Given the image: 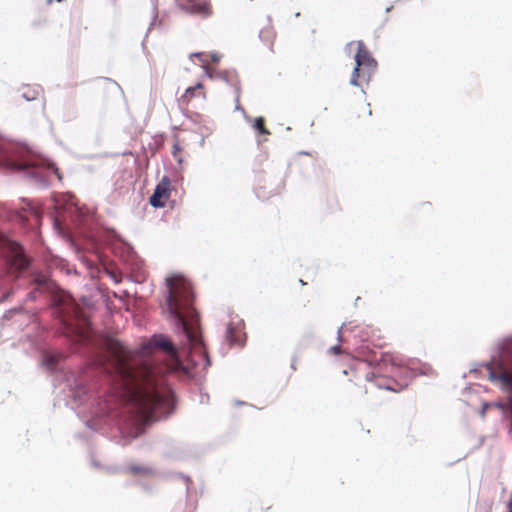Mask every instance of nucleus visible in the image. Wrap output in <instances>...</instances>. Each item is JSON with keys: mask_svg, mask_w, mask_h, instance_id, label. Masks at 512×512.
<instances>
[{"mask_svg": "<svg viewBox=\"0 0 512 512\" xmlns=\"http://www.w3.org/2000/svg\"><path fill=\"white\" fill-rule=\"evenodd\" d=\"M391 9H392V6L387 7V8H386V12H387V13H388V12H390V11H391Z\"/></svg>", "mask_w": 512, "mask_h": 512, "instance_id": "obj_40", "label": "nucleus"}, {"mask_svg": "<svg viewBox=\"0 0 512 512\" xmlns=\"http://www.w3.org/2000/svg\"><path fill=\"white\" fill-rule=\"evenodd\" d=\"M0 167L21 172L32 184L41 188L49 185V177L62 175L56 164L37 153L26 144L17 143L0 136Z\"/></svg>", "mask_w": 512, "mask_h": 512, "instance_id": "obj_3", "label": "nucleus"}, {"mask_svg": "<svg viewBox=\"0 0 512 512\" xmlns=\"http://www.w3.org/2000/svg\"><path fill=\"white\" fill-rule=\"evenodd\" d=\"M13 294V290H10V291H7L6 293H4L2 295V297L0 298V302H4L6 301L11 295Z\"/></svg>", "mask_w": 512, "mask_h": 512, "instance_id": "obj_26", "label": "nucleus"}, {"mask_svg": "<svg viewBox=\"0 0 512 512\" xmlns=\"http://www.w3.org/2000/svg\"><path fill=\"white\" fill-rule=\"evenodd\" d=\"M171 182L164 176L156 185L152 195L149 197V204L153 208H163L170 196Z\"/></svg>", "mask_w": 512, "mask_h": 512, "instance_id": "obj_7", "label": "nucleus"}, {"mask_svg": "<svg viewBox=\"0 0 512 512\" xmlns=\"http://www.w3.org/2000/svg\"><path fill=\"white\" fill-rule=\"evenodd\" d=\"M85 425H86L87 428H89L91 430H94V431H97V428L95 427L94 421L88 420V421L85 422Z\"/></svg>", "mask_w": 512, "mask_h": 512, "instance_id": "obj_27", "label": "nucleus"}, {"mask_svg": "<svg viewBox=\"0 0 512 512\" xmlns=\"http://www.w3.org/2000/svg\"><path fill=\"white\" fill-rule=\"evenodd\" d=\"M65 359V354L62 352L54 351V352H44L42 364L48 370L57 369L58 364Z\"/></svg>", "mask_w": 512, "mask_h": 512, "instance_id": "obj_8", "label": "nucleus"}, {"mask_svg": "<svg viewBox=\"0 0 512 512\" xmlns=\"http://www.w3.org/2000/svg\"><path fill=\"white\" fill-rule=\"evenodd\" d=\"M165 283L162 310L179 338L178 346L163 334H153L141 344V349L143 352L161 349L171 362L166 369L168 372L182 371L195 376L197 370H206L211 365V359L204 347L199 313L193 307L194 292L182 275H171Z\"/></svg>", "mask_w": 512, "mask_h": 512, "instance_id": "obj_2", "label": "nucleus"}, {"mask_svg": "<svg viewBox=\"0 0 512 512\" xmlns=\"http://www.w3.org/2000/svg\"><path fill=\"white\" fill-rule=\"evenodd\" d=\"M22 310H23V308L21 306L20 307H14V308H12V309H10V310L5 312L4 318L5 319H9L12 314L21 312Z\"/></svg>", "mask_w": 512, "mask_h": 512, "instance_id": "obj_23", "label": "nucleus"}, {"mask_svg": "<svg viewBox=\"0 0 512 512\" xmlns=\"http://www.w3.org/2000/svg\"><path fill=\"white\" fill-rule=\"evenodd\" d=\"M211 60L216 63L220 60V56L217 53H212Z\"/></svg>", "mask_w": 512, "mask_h": 512, "instance_id": "obj_28", "label": "nucleus"}, {"mask_svg": "<svg viewBox=\"0 0 512 512\" xmlns=\"http://www.w3.org/2000/svg\"><path fill=\"white\" fill-rule=\"evenodd\" d=\"M190 56L202 59L203 54L201 52H195V53H192Z\"/></svg>", "mask_w": 512, "mask_h": 512, "instance_id": "obj_31", "label": "nucleus"}, {"mask_svg": "<svg viewBox=\"0 0 512 512\" xmlns=\"http://www.w3.org/2000/svg\"><path fill=\"white\" fill-rule=\"evenodd\" d=\"M31 275H33V282L39 286V287H43V288H49L50 287V279L45 276L44 274L40 273V272H33Z\"/></svg>", "mask_w": 512, "mask_h": 512, "instance_id": "obj_12", "label": "nucleus"}, {"mask_svg": "<svg viewBox=\"0 0 512 512\" xmlns=\"http://www.w3.org/2000/svg\"><path fill=\"white\" fill-rule=\"evenodd\" d=\"M356 44L357 53L354 56V60L362 69L363 80L368 82L377 67V61L371 56L370 52L365 48V45L361 40L357 41Z\"/></svg>", "mask_w": 512, "mask_h": 512, "instance_id": "obj_6", "label": "nucleus"}, {"mask_svg": "<svg viewBox=\"0 0 512 512\" xmlns=\"http://www.w3.org/2000/svg\"><path fill=\"white\" fill-rule=\"evenodd\" d=\"M202 87H203L202 83H201V82H198L195 86L188 87V88L185 90V95H184V96H190V97H193V96H194V93L196 92V90L201 89Z\"/></svg>", "mask_w": 512, "mask_h": 512, "instance_id": "obj_19", "label": "nucleus"}, {"mask_svg": "<svg viewBox=\"0 0 512 512\" xmlns=\"http://www.w3.org/2000/svg\"><path fill=\"white\" fill-rule=\"evenodd\" d=\"M337 339L339 342H342L341 328H339L337 331Z\"/></svg>", "mask_w": 512, "mask_h": 512, "instance_id": "obj_32", "label": "nucleus"}, {"mask_svg": "<svg viewBox=\"0 0 512 512\" xmlns=\"http://www.w3.org/2000/svg\"><path fill=\"white\" fill-rule=\"evenodd\" d=\"M328 352L333 354H339L341 352V347L340 345H334L328 349Z\"/></svg>", "mask_w": 512, "mask_h": 512, "instance_id": "obj_24", "label": "nucleus"}, {"mask_svg": "<svg viewBox=\"0 0 512 512\" xmlns=\"http://www.w3.org/2000/svg\"><path fill=\"white\" fill-rule=\"evenodd\" d=\"M498 350V356H492L491 360L486 362L484 366L492 382L500 381L506 388L512 389V374L506 371L503 359V356H507L512 352V335L499 343Z\"/></svg>", "mask_w": 512, "mask_h": 512, "instance_id": "obj_4", "label": "nucleus"}, {"mask_svg": "<svg viewBox=\"0 0 512 512\" xmlns=\"http://www.w3.org/2000/svg\"><path fill=\"white\" fill-rule=\"evenodd\" d=\"M186 10L191 13V14H197V13H201V14H206L207 13V7L205 5H202V4H199V3H190Z\"/></svg>", "mask_w": 512, "mask_h": 512, "instance_id": "obj_16", "label": "nucleus"}, {"mask_svg": "<svg viewBox=\"0 0 512 512\" xmlns=\"http://www.w3.org/2000/svg\"><path fill=\"white\" fill-rule=\"evenodd\" d=\"M300 284L304 285V281L302 279H299Z\"/></svg>", "mask_w": 512, "mask_h": 512, "instance_id": "obj_41", "label": "nucleus"}, {"mask_svg": "<svg viewBox=\"0 0 512 512\" xmlns=\"http://www.w3.org/2000/svg\"><path fill=\"white\" fill-rule=\"evenodd\" d=\"M218 77H219L221 80H223L226 84H228V85H232V84H231V82H230V79H229V77H228V75H227V73H220V74L218 75Z\"/></svg>", "mask_w": 512, "mask_h": 512, "instance_id": "obj_25", "label": "nucleus"}, {"mask_svg": "<svg viewBox=\"0 0 512 512\" xmlns=\"http://www.w3.org/2000/svg\"><path fill=\"white\" fill-rule=\"evenodd\" d=\"M57 2H61L62 0H56Z\"/></svg>", "mask_w": 512, "mask_h": 512, "instance_id": "obj_43", "label": "nucleus"}, {"mask_svg": "<svg viewBox=\"0 0 512 512\" xmlns=\"http://www.w3.org/2000/svg\"><path fill=\"white\" fill-rule=\"evenodd\" d=\"M204 141H205V138H204V137H202V138H201V140H200V142H199V144L202 146V145L204 144Z\"/></svg>", "mask_w": 512, "mask_h": 512, "instance_id": "obj_37", "label": "nucleus"}, {"mask_svg": "<svg viewBox=\"0 0 512 512\" xmlns=\"http://www.w3.org/2000/svg\"><path fill=\"white\" fill-rule=\"evenodd\" d=\"M496 406L500 408L505 414L508 415L512 422V396L509 397L507 403H496Z\"/></svg>", "mask_w": 512, "mask_h": 512, "instance_id": "obj_17", "label": "nucleus"}, {"mask_svg": "<svg viewBox=\"0 0 512 512\" xmlns=\"http://www.w3.org/2000/svg\"><path fill=\"white\" fill-rule=\"evenodd\" d=\"M234 404L237 405V406H240V405H245L246 403L244 401H241V400H236L234 402Z\"/></svg>", "mask_w": 512, "mask_h": 512, "instance_id": "obj_34", "label": "nucleus"}, {"mask_svg": "<svg viewBox=\"0 0 512 512\" xmlns=\"http://www.w3.org/2000/svg\"><path fill=\"white\" fill-rule=\"evenodd\" d=\"M487 406H488L487 404H485V405H484V407H483V409H482V411H481L482 415H484V414H485V411H486V409H487Z\"/></svg>", "mask_w": 512, "mask_h": 512, "instance_id": "obj_35", "label": "nucleus"}, {"mask_svg": "<svg viewBox=\"0 0 512 512\" xmlns=\"http://www.w3.org/2000/svg\"><path fill=\"white\" fill-rule=\"evenodd\" d=\"M16 265L19 270H27L30 266V260L28 257L22 254L17 255Z\"/></svg>", "mask_w": 512, "mask_h": 512, "instance_id": "obj_18", "label": "nucleus"}, {"mask_svg": "<svg viewBox=\"0 0 512 512\" xmlns=\"http://www.w3.org/2000/svg\"><path fill=\"white\" fill-rule=\"evenodd\" d=\"M127 472H130L132 474H145L150 475L152 474L153 470L146 466H140V465H131L126 468Z\"/></svg>", "mask_w": 512, "mask_h": 512, "instance_id": "obj_15", "label": "nucleus"}, {"mask_svg": "<svg viewBox=\"0 0 512 512\" xmlns=\"http://www.w3.org/2000/svg\"><path fill=\"white\" fill-rule=\"evenodd\" d=\"M92 464H93V466H95V467H98V466H99L98 462H96V461H93V462H92Z\"/></svg>", "mask_w": 512, "mask_h": 512, "instance_id": "obj_38", "label": "nucleus"}, {"mask_svg": "<svg viewBox=\"0 0 512 512\" xmlns=\"http://www.w3.org/2000/svg\"><path fill=\"white\" fill-rule=\"evenodd\" d=\"M381 362H383L384 364H387L388 362L391 363V365L395 367L397 371H400L401 369L400 366L395 363L394 358H392L391 356H382Z\"/></svg>", "mask_w": 512, "mask_h": 512, "instance_id": "obj_21", "label": "nucleus"}, {"mask_svg": "<svg viewBox=\"0 0 512 512\" xmlns=\"http://www.w3.org/2000/svg\"><path fill=\"white\" fill-rule=\"evenodd\" d=\"M234 90H235V110L236 111H240L242 113V116L244 118V120L246 122H252V118L246 113V111L244 110V108L239 104V99H240V87L239 86H235L234 87Z\"/></svg>", "mask_w": 512, "mask_h": 512, "instance_id": "obj_14", "label": "nucleus"}, {"mask_svg": "<svg viewBox=\"0 0 512 512\" xmlns=\"http://www.w3.org/2000/svg\"><path fill=\"white\" fill-rule=\"evenodd\" d=\"M353 44H354V42H350V43H348V44H347V46H346V47H347V48H350Z\"/></svg>", "mask_w": 512, "mask_h": 512, "instance_id": "obj_39", "label": "nucleus"}, {"mask_svg": "<svg viewBox=\"0 0 512 512\" xmlns=\"http://www.w3.org/2000/svg\"><path fill=\"white\" fill-rule=\"evenodd\" d=\"M56 313L58 314V318L60 319L61 324L68 328L70 325V319L74 313L73 306L66 305L64 303H58Z\"/></svg>", "mask_w": 512, "mask_h": 512, "instance_id": "obj_9", "label": "nucleus"}, {"mask_svg": "<svg viewBox=\"0 0 512 512\" xmlns=\"http://www.w3.org/2000/svg\"><path fill=\"white\" fill-rule=\"evenodd\" d=\"M103 369H112L121 378L122 385L105 391L97 403V416L116 421L130 429L128 436L136 438L141 433L140 422L151 423L166 417L173 410L172 394L162 387L151 365H145L136 375L130 364L132 353L119 340L108 334L101 335L96 343Z\"/></svg>", "mask_w": 512, "mask_h": 512, "instance_id": "obj_1", "label": "nucleus"}, {"mask_svg": "<svg viewBox=\"0 0 512 512\" xmlns=\"http://www.w3.org/2000/svg\"><path fill=\"white\" fill-rule=\"evenodd\" d=\"M34 298H35V294H34L33 292H31V293H29V294L27 295V299H28V300H33Z\"/></svg>", "mask_w": 512, "mask_h": 512, "instance_id": "obj_33", "label": "nucleus"}, {"mask_svg": "<svg viewBox=\"0 0 512 512\" xmlns=\"http://www.w3.org/2000/svg\"><path fill=\"white\" fill-rule=\"evenodd\" d=\"M54 225H55L56 227H58V226L60 225V224H59V220H58V219H54Z\"/></svg>", "mask_w": 512, "mask_h": 512, "instance_id": "obj_36", "label": "nucleus"}, {"mask_svg": "<svg viewBox=\"0 0 512 512\" xmlns=\"http://www.w3.org/2000/svg\"><path fill=\"white\" fill-rule=\"evenodd\" d=\"M38 91L33 90L32 92H25L22 94V98L25 99L27 102H31L37 98Z\"/></svg>", "mask_w": 512, "mask_h": 512, "instance_id": "obj_20", "label": "nucleus"}, {"mask_svg": "<svg viewBox=\"0 0 512 512\" xmlns=\"http://www.w3.org/2000/svg\"><path fill=\"white\" fill-rule=\"evenodd\" d=\"M252 125V128L260 135H268L270 134L269 130L265 127V119L261 116L252 119V122H249Z\"/></svg>", "mask_w": 512, "mask_h": 512, "instance_id": "obj_10", "label": "nucleus"}, {"mask_svg": "<svg viewBox=\"0 0 512 512\" xmlns=\"http://www.w3.org/2000/svg\"><path fill=\"white\" fill-rule=\"evenodd\" d=\"M430 373H432V368L431 367H427V368H425V370L420 371L421 375H428Z\"/></svg>", "mask_w": 512, "mask_h": 512, "instance_id": "obj_29", "label": "nucleus"}, {"mask_svg": "<svg viewBox=\"0 0 512 512\" xmlns=\"http://www.w3.org/2000/svg\"><path fill=\"white\" fill-rule=\"evenodd\" d=\"M408 383L405 382L404 384H397V386L399 387H394V386H391V385H387L385 386V389L386 390H389V391H393V392H399L401 390H403L405 387H407Z\"/></svg>", "mask_w": 512, "mask_h": 512, "instance_id": "obj_22", "label": "nucleus"}, {"mask_svg": "<svg viewBox=\"0 0 512 512\" xmlns=\"http://www.w3.org/2000/svg\"><path fill=\"white\" fill-rule=\"evenodd\" d=\"M52 1H53V0H48V3L50 4V3H52Z\"/></svg>", "mask_w": 512, "mask_h": 512, "instance_id": "obj_42", "label": "nucleus"}, {"mask_svg": "<svg viewBox=\"0 0 512 512\" xmlns=\"http://www.w3.org/2000/svg\"><path fill=\"white\" fill-rule=\"evenodd\" d=\"M55 209L59 217L69 218L72 222L82 224V213L74 202V197L71 194L61 195L60 198L55 199Z\"/></svg>", "mask_w": 512, "mask_h": 512, "instance_id": "obj_5", "label": "nucleus"}, {"mask_svg": "<svg viewBox=\"0 0 512 512\" xmlns=\"http://www.w3.org/2000/svg\"><path fill=\"white\" fill-rule=\"evenodd\" d=\"M226 338L230 344H242L241 339L237 336L236 328L232 324L227 325Z\"/></svg>", "mask_w": 512, "mask_h": 512, "instance_id": "obj_13", "label": "nucleus"}, {"mask_svg": "<svg viewBox=\"0 0 512 512\" xmlns=\"http://www.w3.org/2000/svg\"><path fill=\"white\" fill-rule=\"evenodd\" d=\"M360 77H362V69L355 63V66L350 77V84L355 87H362L359 81ZM361 91L362 93H365V90L363 88H361Z\"/></svg>", "mask_w": 512, "mask_h": 512, "instance_id": "obj_11", "label": "nucleus"}, {"mask_svg": "<svg viewBox=\"0 0 512 512\" xmlns=\"http://www.w3.org/2000/svg\"><path fill=\"white\" fill-rule=\"evenodd\" d=\"M181 477L184 479L187 487H186V492H188V483L190 481V477L189 476H185V475H181Z\"/></svg>", "mask_w": 512, "mask_h": 512, "instance_id": "obj_30", "label": "nucleus"}]
</instances>
